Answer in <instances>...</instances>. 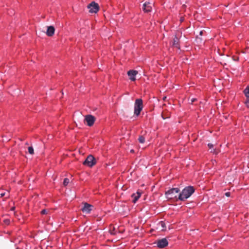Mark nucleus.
<instances>
[{
    "mask_svg": "<svg viewBox=\"0 0 249 249\" xmlns=\"http://www.w3.org/2000/svg\"><path fill=\"white\" fill-rule=\"evenodd\" d=\"M195 192V188L193 186H188L183 189L182 192L179 194L178 198L181 201H184L189 198Z\"/></svg>",
    "mask_w": 249,
    "mask_h": 249,
    "instance_id": "f257e3e1",
    "label": "nucleus"
},
{
    "mask_svg": "<svg viewBox=\"0 0 249 249\" xmlns=\"http://www.w3.org/2000/svg\"><path fill=\"white\" fill-rule=\"evenodd\" d=\"M143 108V102L141 99H137L134 104V114L138 116Z\"/></svg>",
    "mask_w": 249,
    "mask_h": 249,
    "instance_id": "f03ea898",
    "label": "nucleus"
},
{
    "mask_svg": "<svg viewBox=\"0 0 249 249\" xmlns=\"http://www.w3.org/2000/svg\"><path fill=\"white\" fill-rule=\"evenodd\" d=\"M179 189L178 188H174L169 190L166 192L165 195L167 198L169 199H174L179 197Z\"/></svg>",
    "mask_w": 249,
    "mask_h": 249,
    "instance_id": "7ed1b4c3",
    "label": "nucleus"
},
{
    "mask_svg": "<svg viewBox=\"0 0 249 249\" xmlns=\"http://www.w3.org/2000/svg\"><path fill=\"white\" fill-rule=\"evenodd\" d=\"M96 161L94 157L91 155H89L85 160L83 162V164L89 167H92L96 164Z\"/></svg>",
    "mask_w": 249,
    "mask_h": 249,
    "instance_id": "20e7f679",
    "label": "nucleus"
},
{
    "mask_svg": "<svg viewBox=\"0 0 249 249\" xmlns=\"http://www.w3.org/2000/svg\"><path fill=\"white\" fill-rule=\"evenodd\" d=\"M90 13H96L99 10V6L95 1H92L87 6Z\"/></svg>",
    "mask_w": 249,
    "mask_h": 249,
    "instance_id": "39448f33",
    "label": "nucleus"
},
{
    "mask_svg": "<svg viewBox=\"0 0 249 249\" xmlns=\"http://www.w3.org/2000/svg\"><path fill=\"white\" fill-rule=\"evenodd\" d=\"M95 121V118L91 115H87L85 117L84 122L89 126H91L93 125Z\"/></svg>",
    "mask_w": 249,
    "mask_h": 249,
    "instance_id": "423d86ee",
    "label": "nucleus"
},
{
    "mask_svg": "<svg viewBox=\"0 0 249 249\" xmlns=\"http://www.w3.org/2000/svg\"><path fill=\"white\" fill-rule=\"evenodd\" d=\"M156 243L157 247L159 248H164L168 244V241L166 238H162L158 240Z\"/></svg>",
    "mask_w": 249,
    "mask_h": 249,
    "instance_id": "0eeeda50",
    "label": "nucleus"
},
{
    "mask_svg": "<svg viewBox=\"0 0 249 249\" xmlns=\"http://www.w3.org/2000/svg\"><path fill=\"white\" fill-rule=\"evenodd\" d=\"M138 74V71L135 70H130L127 72V74L129 77V79L134 81L136 80V75Z\"/></svg>",
    "mask_w": 249,
    "mask_h": 249,
    "instance_id": "6e6552de",
    "label": "nucleus"
},
{
    "mask_svg": "<svg viewBox=\"0 0 249 249\" xmlns=\"http://www.w3.org/2000/svg\"><path fill=\"white\" fill-rule=\"evenodd\" d=\"M92 207V205L86 203H85L83 208L82 209V210L83 212L88 213L91 211Z\"/></svg>",
    "mask_w": 249,
    "mask_h": 249,
    "instance_id": "1a4fd4ad",
    "label": "nucleus"
},
{
    "mask_svg": "<svg viewBox=\"0 0 249 249\" xmlns=\"http://www.w3.org/2000/svg\"><path fill=\"white\" fill-rule=\"evenodd\" d=\"M55 29L53 26H50L47 27L46 34L49 36H52L54 35Z\"/></svg>",
    "mask_w": 249,
    "mask_h": 249,
    "instance_id": "9d476101",
    "label": "nucleus"
},
{
    "mask_svg": "<svg viewBox=\"0 0 249 249\" xmlns=\"http://www.w3.org/2000/svg\"><path fill=\"white\" fill-rule=\"evenodd\" d=\"M149 2H146L143 5V10L145 12H150L152 9Z\"/></svg>",
    "mask_w": 249,
    "mask_h": 249,
    "instance_id": "9b49d317",
    "label": "nucleus"
},
{
    "mask_svg": "<svg viewBox=\"0 0 249 249\" xmlns=\"http://www.w3.org/2000/svg\"><path fill=\"white\" fill-rule=\"evenodd\" d=\"M141 196V193L137 192L136 194L132 195L131 196L133 198V202L135 203L138 199Z\"/></svg>",
    "mask_w": 249,
    "mask_h": 249,
    "instance_id": "f8f14e48",
    "label": "nucleus"
},
{
    "mask_svg": "<svg viewBox=\"0 0 249 249\" xmlns=\"http://www.w3.org/2000/svg\"><path fill=\"white\" fill-rule=\"evenodd\" d=\"M173 46L178 49H179V39L177 36H175L173 39Z\"/></svg>",
    "mask_w": 249,
    "mask_h": 249,
    "instance_id": "ddd939ff",
    "label": "nucleus"
},
{
    "mask_svg": "<svg viewBox=\"0 0 249 249\" xmlns=\"http://www.w3.org/2000/svg\"><path fill=\"white\" fill-rule=\"evenodd\" d=\"M208 146L209 147V149H211V152L213 153L214 154H217L218 153V151H217L216 149H213V145L212 143H208Z\"/></svg>",
    "mask_w": 249,
    "mask_h": 249,
    "instance_id": "4468645a",
    "label": "nucleus"
},
{
    "mask_svg": "<svg viewBox=\"0 0 249 249\" xmlns=\"http://www.w3.org/2000/svg\"><path fill=\"white\" fill-rule=\"evenodd\" d=\"M6 196V198L9 197L8 192H3L2 190H0V197H2Z\"/></svg>",
    "mask_w": 249,
    "mask_h": 249,
    "instance_id": "2eb2a0df",
    "label": "nucleus"
},
{
    "mask_svg": "<svg viewBox=\"0 0 249 249\" xmlns=\"http://www.w3.org/2000/svg\"><path fill=\"white\" fill-rule=\"evenodd\" d=\"M245 95L247 98H249V86H248L244 90Z\"/></svg>",
    "mask_w": 249,
    "mask_h": 249,
    "instance_id": "dca6fc26",
    "label": "nucleus"
},
{
    "mask_svg": "<svg viewBox=\"0 0 249 249\" xmlns=\"http://www.w3.org/2000/svg\"><path fill=\"white\" fill-rule=\"evenodd\" d=\"M139 142L141 143H143L145 142V138L143 136H140L138 139Z\"/></svg>",
    "mask_w": 249,
    "mask_h": 249,
    "instance_id": "f3484780",
    "label": "nucleus"
},
{
    "mask_svg": "<svg viewBox=\"0 0 249 249\" xmlns=\"http://www.w3.org/2000/svg\"><path fill=\"white\" fill-rule=\"evenodd\" d=\"M28 152L31 155H33L34 153V148L32 146L28 147Z\"/></svg>",
    "mask_w": 249,
    "mask_h": 249,
    "instance_id": "a211bd4d",
    "label": "nucleus"
},
{
    "mask_svg": "<svg viewBox=\"0 0 249 249\" xmlns=\"http://www.w3.org/2000/svg\"><path fill=\"white\" fill-rule=\"evenodd\" d=\"M69 183V179L68 178H65L64 179L63 185L64 186H67Z\"/></svg>",
    "mask_w": 249,
    "mask_h": 249,
    "instance_id": "6ab92c4d",
    "label": "nucleus"
},
{
    "mask_svg": "<svg viewBox=\"0 0 249 249\" xmlns=\"http://www.w3.org/2000/svg\"><path fill=\"white\" fill-rule=\"evenodd\" d=\"M47 212H48V211L46 209H43L41 211V213L42 214H47Z\"/></svg>",
    "mask_w": 249,
    "mask_h": 249,
    "instance_id": "aec40b11",
    "label": "nucleus"
},
{
    "mask_svg": "<svg viewBox=\"0 0 249 249\" xmlns=\"http://www.w3.org/2000/svg\"><path fill=\"white\" fill-rule=\"evenodd\" d=\"M247 98H248V99H247V101L245 102V104L246 105V106L248 107H249V97Z\"/></svg>",
    "mask_w": 249,
    "mask_h": 249,
    "instance_id": "412c9836",
    "label": "nucleus"
},
{
    "mask_svg": "<svg viewBox=\"0 0 249 249\" xmlns=\"http://www.w3.org/2000/svg\"><path fill=\"white\" fill-rule=\"evenodd\" d=\"M160 224H161V226L162 228H164L165 227V223L163 222V221H161L160 222Z\"/></svg>",
    "mask_w": 249,
    "mask_h": 249,
    "instance_id": "4be33fe9",
    "label": "nucleus"
},
{
    "mask_svg": "<svg viewBox=\"0 0 249 249\" xmlns=\"http://www.w3.org/2000/svg\"><path fill=\"white\" fill-rule=\"evenodd\" d=\"M231 193L230 192H227L225 193V196L227 197H229L230 196Z\"/></svg>",
    "mask_w": 249,
    "mask_h": 249,
    "instance_id": "5701e85b",
    "label": "nucleus"
},
{
    "mask_svg": "<svg viewBox=\"0 0 249 249\" xmlns=\"http://www.w3.org/2000/svg\"><path fill=\"white\" fill-rule=\"evenodd\" d=\"M203 31H201L200 32H199V35L200 36H202L203 35Z\"/></svg>",
    "mask_w": 249,
    "mask_h": 249,
    "instance_id": "b1692460",
    "label": "nucleus"
},
{
    "mask_svg": "<svg viewBox=\"0 0 249 249\" xmlns=\"http://www.w3.org/2000/svg\"><path fill=\"white\" fill-rule=\"evenodd\" d=\"M195 100H196L195 99H192L191 101H192V102H195Z\"/></svg>",
    "mask_w": 249,
    "mask_h": 249,
    "instance_id": "393cba45",
    "label": "nucleus"
},
{
    "mask_svg": "<svg viewBox=\"0 0 249 249\" xmlns=\"http://www.w3.org/2000/svg\"><path fill=\"white\" fill-rule=\"evenodd\" d=\"M111 234H115V232H114L113 231H111Z\"/></svg>",
    "mask_w": 249,
    "mask_h": 249,
    "instance_id": "a878e982",
    "label": "nucleus"
},
{
    "mask_svg": "<svg viewBox=\"0 0 249 249\" xmlns=\"http://www.w3.org/2000/svg\"><path fill=\"white\" fill-rule=\"evenodd\" d=\"M162 118L163 119H165V118L164 117L163 115H162Z\"/></svg>",
    "mask_w": 249,
    "mask_h": 249,
    "instance_id": "bb28decb",
    "label": "nucleus"
},
{
    "mask_svg": "<svg viewBox=\"0 0 249 249\" xmlns=\"http://www.w3.org/2000/svg\"><path fill=\"white\" fill-rule=\"evenodd\" d=\"M131 152H132V153L134 152V150H131Z\"/></svg>",
    "mask_w": 249,
    "mask_h": 249,
    "instance_id": "cd10ccee",
    "label": "nucleus"
},
{
    "mask_svg": "<svg viewBox=\"0 0 249 249\" xmlns=\"http://www.w3.org/2000/svg\"><path fill=\"white\" fill-rule=\"evenodd\" d=\"M165 98H166V97H164V98H163V99L164 100H165Z\"/></svg>",
    "mask_w": 249,
    "mask_h": 249,
    "instance_id": "c85d7f7f",
    "label": "nucleus"
},
{
    "mask_svg": "<svg viewBox=\"0 0 249 249\" xmlns=\"http://www.w3.org/2000/svg\"><path fill=\"white\" fill-rule=\"evenodd\" d=\"M14 209H15V208H14V207H13V208H12V210H14Z\"/></svg>",
    "mask_w": 249,
    "mask_h": 249,
    "instance_id": "c756f323",
    "label": "nucleus"
},
{
    "mask_svg": "<svg viewBox=\"0 0 249 249\" xmlns=\"http://www.w3.org/2000/svg\"><path fill=\"white\" fill-rule=\"evenodd\" d=\"M115 231V228H113V231Z\"/></svg>",
    "mask_w": 249,
    "mask_h": 249,
    "instance_id": "7c9ffc66",
    "label": "nucleus"
}]
</instances>
